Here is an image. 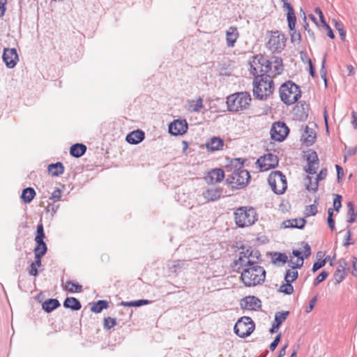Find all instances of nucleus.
Here are the masks:
<instances>
[{
    "instance_id": "f257e3e1",
    "label": "nucleus",
    "mask_w": 357,
    "mask_h": 357,
    "mask_svg": "<svg viewBox=\"0 0 357 357\" xmlns=\"http://www.w3.org/2000/svg\"><path fill=\"white\" fill-rule=\"evenodd\" d=\"M261 255L259 250L250 248L240 252L236 262L241 268V278L245 287H255L264 282L266 271L259 265Z\"/></svg>"
},
{
    "instance_id": "f03ea898",
    "label": "nucleus",
    "mask_w": 357,
    "mask_h": 357,
    "mask_svg": "<svg viewBox=\"0 0 357 357\" xmlns=\"http://www.w3.org/2000/svg\"><path fill=\"white\" fill-rule=\"evenodd\" d=\"M253 95L259 100L267 99L274 91L275 85L270 75L261 74L255 76L252 82Z\"/></svg>"
},
{
    "instance_id": "7ed1b4c3",
    "label": "nucleus",
    "mask_w": 357,
    "mask_h": 357,
    "mask_svg": "<svg viewBox=\"0 0 357 357\" xmlns=\"http://www.w3.org/2000/svg\"><path fill=\"white\" fill-rule=\"evenodd\" d=\"M240 158H236L234 161H231V166H235L238 168H236L234 170H227V181L233 185L234 188H241L245 185L250 178V173L242 168L243 162H241Z\"/></svg>"
},
{
    "instance_id": "20e7f679",
    "label": "nucleus",
    "mask_w": 357,
    "mask_h": 357,
    "mask_svg": "<svg viewBox=\"0 0 357 357\" xmlns=\"http://www.w3.org/2000/svg\"><path fill=\"white\" fill-rule=\"evenodd\" d=\"M235 224L240 228L252 226L257 220L255 209L250 206H241L234 213Z\"/></svg>"
},
{
    "instance_id": "39448f33",
    "label": "nucleus",
    "mask_w": 357,
    "mask_h": 357,
    "mask_svg": "<svg viewBox=\"0 0 357 357\" xmlns=\"http://www.w3.org/2000/svg\"><path fill=\"white\" fill-rule=\"evenodd\" d=\"M251 100V96L248 92L233 93L227 98V109L229 112L243 111L249 107Z\"/></svg>"
},
{
    "instance_id": "423d86ee",
    "label": "nucleus",
    "mask_w": 357,
    "mask_h": 357,
    "mask_svg": "<svg viewBox=\"0 0 357 357\" xmlns=\"http://www.w3.org/2000/svg\"><path fill=\"white\" fill-rule=\"evenodd\" d=\"M281 100L287 105L296 102L301 97L300 87L291 81L283 83L279 89Z\"/></svg>"
},
{
    "instance_id": "0eeeda50",
    "label": "nucleus",
    "mask_w": 357,
    "mask_h": 357,
    "mask_svg": "<svg viewBox=\"0 0 357 357\" xmlns=\"http://www.w3.org/2000/svg\"><path fill=\"white\" fill-rule=\"evenodd\" d=\"M268 182L272 190L278 195L283 194L287 187L286 176L280 171L271 172Z\"/></svg>"
},
{
    "instance_id": "6e6552de",
    "label": "nucleus",
    "mask_w": 357,
    "mask_h": 357,
    "mask_svg": "<svg viewBox=\"0 0 357 357\" xmlns=\"http://www.w3.org/2000/svg\"><path fill=\"white\" fill-rule=\"evenodd\" d=\"M255 328V324L249 317H243L236 323L234 331L240 337L245 338L250 335Z\"/></svg>"
},
{
    "instance_id": "1a4fd4ad",
    "label": "nucleus",
    "mask_w": 357,
    "mask_h": 357,
    "mask_svg": "<svg viewBox=\"0 0 357 357\" xmlns=\"http://www.w3.org/2000/svg\"><path fill=\"white\" fill-rule=\"evenodd\" d=\"M286 38L284 35L278 31H273L271 33L266 47L273 52H281L285 46Z\"/></svg>"
},
{
    "instance_id": "9d476101",
    "label": "nucleus",
    "mask_w": 357,
    "mask_h": 357,
    "mask_svg": "<svg viewBox=\"0 0 357 357\" xmlns=\"http://www.w3.org/2000/svg\"><path fill=\"white\" fill-rule=\"evenodd\" d=\"M292 254L294 257H297L296 261L293 259L288 260L289 266L293 269L296 270L300 268L303 265L304 257L307 258L311 255V248L307 243H305L304 249L303 251L294 250Z\"/></svg>"
},
{
    "instance_id": "9b49d317",
    "label": "nucleus",
    "mask_w": 357,
    "mask_h": 357,
    "mask_svg": "<svg viewBox=\"0 0 357 357\" xmlns=\"http://www.w3.org/2000/svg\"><path fill=\"white\" fill-rule=\"evenodd\" d=\"M264 73L270 75L271 79L282 73L283 70L282 61L279 57H273L271 60L266 59Z\"/></svg>"
},
{
    "instance_id": "f8f14e48",
    "label": "nucleus",
    "mask_w": 357,
    "mask_h": 357,
    "mask_svg": "<svg viewBox=\"0 0 357 357\" xmlns=\"http://www.w3.org/2000/svg\"><path fill=\"white\" fill-rule=\"evenodd\" d=\"M256 164L259 167L260 171H267L278 166V158L276 155L267 153L264 156H261L257 160Z\"/></svg>"
},
{
    "instance_id": "ddd939ff",
    "label": "nucleus",
    "mask_w": 357,
    "mask_h": 357,
    "mask_svg": "<svg viewBox=\"0 0 357 357\" xmlns=\"http://www.w3.org/2000/svg\"><path fill=\"white\" fill-rule=\"evenodd\" d=\"M289 131L288 127L284 122L274 123L271 130V138L282 142L287 136Z\"/></svg>"
},
{
    "instance_id": "4468645a",
    "label": "nucleus",
    "mask_w": 357,
    "mask_h": 357,
    "mask_svg": "<svg viewBox=\"0 0 357 357\" xmlns=\"http://www.w3.org/2000/svg\"><path fill=\"white\" fill-rule=\"evenodd\" d=\"M266 59L259 54L255 56L252 61L250 63V73L255 77L260 75L264 73L265 66H266Z\"/></svg>"
},
{
    "instance_id": "2eb2a0df",
    "label": "nucleus",
    "mask_w": 357,
    "mask_h": 357,
    "mask_svg": "<svg viewBox=\"0 0 357 357\" xmlns=\"http://www.w3.org/2000/svg\"><path fill=\"white\" fill-rule=\"evenodd\" d=\"M307 167L305 169V172L310 174H314L319 167V159L317 154L314 151H309L305 155Z\"/></svg>"
},
{
    "instance_id": "dca6fc26",
    "label": "nucleus",
    "mask_w": 357,
    "mask_h": 357,
    "mask_svg": "<svg viewBox=\"0 0 357 357\" xmlns=\"http://www.w3.org/2000/svg\"><path fill=\"white\" fill-rule=\"evenodd\" d=\"M2 59L7 68H13L19 60L16 49L4 48Z\"/></svg>"
},
{
    "instance_id": "f3484780",
    "label": "nucleus",
    "mask_w": 357,
    "mask_h": 357,
    "mask_svg": "<svg viewBox=\"0 0 357 357\" xmlns=\"http://www.w3.org/2000/svg\"><path fill=\"white\" fill-rule=\"evenodd\" d=\"M188 123L185 119H177L169 126V132L171 135L177 136L185 133L188 130Z\"/></svg>"
},
{
    "instance_id": "a211bd4d",
    "label": "nucleus",
    "mask_w": 357,
    "mask_h": 357,
    "mask_svg": "<svg viewBox=\"0 0 357 357\" xmlns=\"http://www.w3.org/2000/svg\"><path fill=\"white\" fill-rule=\"evenodd\" d=\"M327 175V169H322L320 172L317 175L314 181H312V178L307 176L305 178V185L308 191L316 192L319 187V181L324 179Z\"/></svg>"
},
{
    "instance_id": "6ab92c4d",
    "label": "nucleus",
    "mask_w": 357,
    "mask_h": 357,
    "mask_svg": "<svg viewBox=\"0 0 357 357\" xmlns=\"http://www.w3.org/2000/svg\"><path fill=\"white\" fill-rule=\"evenodd\" d=\"M242 308L248 310H258L261 306V301L254 296H246L241 301Z\"/></svg>"
},
{
    "instance_id": "aec40b11",
    "label": "nucleus",
    "mask_w": 357,
    "mask_h": 357,
    "mask_svg": "<svg viewBox=\"0 0 357 357\" xmlns=\"http://www.w3.org/2000/svg\"><path fill=\"white\" fill-rule=\"evenodd\" d=\"M188 266V264L184 260L170 261L167 264L169 272L176 275L187 268Z\"/></svg>"
},
{
    "instance_id": "412c9836",
    "label": "nucleus",
    "mask_w": 357,
    "mask_h": 357,
    "mask_svg": "<svg viewBox=\"0 0 357 357\" xmlns=\"http://www.w3.org/2000/svg\"><path fill=\"white\" fill-rule=\"evenodd\" d=\"M226 43L229 47H233L236 40L239 36V33L236 27L230 26L226 31Z\"/></svg>"
},
{
    "instance_id": "4be33fe9",
    "label": "nucleus",
    "mask_w": 357,
    "mask_h": 357,
    "mask_svg": "<svg viewBox=\"0 0 357 357\" xmlns=\"http://www.w3.org/2000/svg\"><path fill=\"white\" fill-rule=\"evenodd\" d=\"M225 177L224 171L221 169H214L210 171L206 178L208 183H218L223 180Z\"/></svg>"
},
{
    "instance_id": "5701e85b",
    "label": "nucleus",
    "mask_w": 357,
    "mask_h": 357,
    "mask_svg": "<svg viewBox=\"0 0 357 357\" xmlns=\"http://www.w3.org/2000/svg\"><path fill=\"white\" fill-rule=\"evenodd\" d=\"M222 195V190L218 188H211L203 192L204 197L208 202H214L220 198Z\"/></svg>"
},
{
    "instance_id": "b1692460",
    "label": "nucleus",
    "mask_w": 357,
    "mask_h": 357,
    "mask_svg": "<svg viewBox=\"0 0 357 357\" xmlns=\"http://www.w3.org/2000/svg\"><path fill=\"white\" fill-rule=\"evenodd\" d=\"M144 139V132L137 130L131 132L126 136V141L130 144H137Z\"/></svg>"
},
{
    "instance_id": "393cba45",
    "label": "nucleus",
    "mask_w": 357,
    "mask_h": 357,
    "mask_svg": "<svg viewBox=\"0 0 357 357\" xmlns=\"http://www.w3.org/2000/svg\"><path fill=\"white\" fill-rule=\"evenodd\" d=\"M302 139L303 143L307 146L312 145L316 139V133L312 128H309L308 126L305 127V130L303 133L302 134Z\"/></svg>"
},
{
    "instance_id": "a878e982",
    "label": "nucleus",
    "mask_w": 357,
    "mask_h": 357,
    "mask_svg": "<svg viewBox=\"0 0 357 357\" xmlns=\"http://www.w3.org/2000/svg\"><path fill=\"white\" fill-rule=\"evenodd\" d=\"M223 145V140L221 138L217 137H213L211 138L209 141L206 143L207 149L213 151L221 149Z\"/></svg>"
},
{
    "instance_id": "bb28decb",
    "label": "nucleus",
    "mask_w": 357,
    "mask_h": 357,
    "mask_svg": "<svg viewBox=\"0 0 357 357\" xmlns=\"http://www.w3.org/2000/svg\"><path fill=\"white\" fill-rule=\"evenodd\" d=\"M86 151V147L85 145L82 144H75L70 147V153L75 158H79L85 153Z\"/></svg>"
},
{
    "instance_id": "cd10ccee",
    "label": "nucleus",
    "mask_w": 357,
    "mask_h": 357,
    "mask_svg": "<svg viewBox=\"0 0 357 357\" xmlns=\"http://www.w3.org/2000/svg\"><path fill=\"white\" fill-rule=\"evenodd\" d=\"M188 109L190 112H199L203 107V100L199 97L197 100H189L188 101Z\"/></svg>"
},
{
    "instance_id": "c85d7f7f",
    "label": "nucleus",
    "mask_w": 357,
    "mask_h": 357,
    "mask_svg": "<svg viewBox=\"0 0 357 357\" xmlns=\"http://www.w3.org/2000/svg\"><path fill=\"white\" fill-rule=\"evenodd\" d=\"M305 223L306 221L304 218L288 220L284 222V227L287 228L289 227L297 229H303Z\"/></svg>"
},
{
    "instance_id": "c756f323",
    "label": "nucleus",
    "mask_w": 357,
    "mask_h": 357,
    "mask_svg": "<svg viewBox=\"0 0 357 357\" xmlns=\"http://www.w3.org/2000/svg\"><path fill=\"white\" fill-rule=\"evenodd\" d=\"M48 172L52 176H57L63 173L64 167L60 162L52 163L48 165Z\"/></svg>"
},
{
    "instance_id": "7c9ffc66",
    "label": "nucleus",
    "mask_w": 357,
    "mask_h": 357,
    "mask_svg": "<svg viewBox=\"0 0 357 357\" xmlns=\"http://www.w3.org/2000/svg\"><path fill=\"white\" fill-rule=\"evenodd\" d=\"M63 306L73 310H79L82 307L80 302L74 297L66 298L63 303Z\"/></svg>"
},
{
    "instance_id": "2f4dec72",
    "label": "nucleus",
    "mask_w": 357,
    "mask_h": 357,
    "mask_svg": "<svg viewBox=\"0 0 357 357\" xmlns=\"http://www.w3.org/2000/svg\"><path fill=\"white\" fill-rule=\"evenodd\" d=\"M60 303L57 299L50 298L45 301L43 303L42 307L45 312H50L58 307Z\"/></svg>"
},
{
    "instance_id": "473e14b6",
    "label": "nucleus",
    "mask_w": 357,
    "mask_h": 357,
    "mask_svg": "<svg viewBox=\"0 0 357 357\" xmlns=\"http://www.w3.org/2000/svg\"><path fill=\"white\" fill-rule=\"evenodd\" d=\"M36 242L37 246L34 248L35 258H41L47 252V245L44 241Z\"/></svg>"
},
{
    "instance_id": "72a5a7b5",
    "label": "nucleus",
    "mask_w": 357,
    "mask_h": 357,
    "mask_svg": "<svg viewBox=\"0 0 357 357\" xmlns=\"http://www.w3.org/2000/svg\"><path fill=\"white\" fill-rule=\"evenodd\" d=\"M36 195V192L32 188H26L23 190L21 198L25 203H30Z\"/></svg>"
},
{
    "instance_id": "f704fd0d",
    "label": "nucleus",
    "mask_w": 357,
    "mask_h": 357,
    "mask_svg": "<svg viewBox=\"0 0 357 357\" xmlns=\"http://www.w3.org/2000/svg\"><path fill=\"white\" fill-rule=\"evenodd\" d=\"M64 289L70 293H80L82 291V286L70 280L66 282Z\"/></svg>"
},
{
    "instance_id": "c9c22d12",
    "label": "nucleus",
    "mask_w": 357,
    "mask_h": 357,
    "mask_svg": "<svg viewBox=\"0 0 357 357\" xmlns=\"http://www.w3.org/2000/svg\"><path fill=\"white\" fill-rule=\"evenodd\" d=\"M347 220L349 223H353L356 221L357 213L355 212L354 204L351 202L347 204Z\"/></svg>"
},
{
    "instance_id": "e433bc0d",
    "label": "nucleus",
    "mask_w": 357,
    "mask_h": 357,
    "mask_svg": "<svg viewBox=\"0 0 357 357\" xmlns=\"http://www.w3.org/2000/svg\"><path fill=\"white\" fill-rule=\"evenodd\" d=\"M108 307V303L107 301L100 300L94 303L91 307V310L95 313H100L102 310Z\"/></svg>"
},
{
    "instance_id": "4c0bfd02",
    "label": "nucleus",
    "mask_w": 357,
    "mask_h": 357,
    "mask_svg": "<svg viewBox=\"0 0 357 357\" xmlns=\"http://www.w3.org/2000/svg\"><path fill=\"white\" fill-rule=\"evenodd\" d=\"M289 314V311L276 312L274 323L277 324V326H280L287 319Z\"/></svg>"
},
{
    "instance_id": "58836bf2",
    "label": "nucleus",
    "mask_w": 357,
    "mask_h": 357,
    "mask_svg": "<svg viewBox=\"0 0 357 357\" xmlns=\"http://www.w3.org/2000/svg\"><path fill=\"white\" fill-rule=\"evenodd\" d=\"M317 257H319V261H316L312 266V271L314 273L318 271L319 268H322L325 266L328 257H326L324 259H321V258L324 256L322 252H319L317 253Z\"/></svg>"
},
{
    "instance_id": "ea45409f",
    "label": "nucleus",
    "mask_w": 357,
    "mask_h": 357,
    "mask_svg": "<svg viewBox=\"0 0 357 357\" xmlns=\"http://www.w3.org/2000/svg\"><path fill=\"white\" fill-rule=\"evenodd\" d=\"M151 301L148 300H137V301H133L130 302H122L121 305L123 306H128V307H140L143 305H146L150 303Z\"/></svg>"
},
{
    "instance_id": "a19ab883",
    "label": "nucleus",
    "mask_w": 357,
    "mask_h": 357,
    "mask_svg": "<svg viewBox=\"0 0 357 357\" xmlns=\"http://www.w3.org/2000/svg\"><path fill=\"white\" fill-rule=\"evenodd\" d=\"M298 278V271L296 270L289 269L287 271L284 280L286 282H293Z\"/></svg>"
},
{
    "instance_id": "79ce46f5",
    "label": "nucleus",
    "mask_w": 357,
    "mask_h": 357,
    "mask_svg": "<svg viewBox=\"0 0 357 357\" xmlns=\"http://www.w3.org/2000/svg\"><path fill=\"white\" fill-rule=\"evenodd\" d=\"M287 10V21L288 22H296V17L295 16L294 9L290 3H286V8Z\"/></svg>"
},
{
    "instance_id": "37998d69",
    "label": "nucleus",
    "mask_w": 357,
    "mask_h": 357,
    "mask_svg": "<svg viewBox=\"0 0 357 357\" xmlns=\"http://www.w3.org/2000/svg\"><path fill=\"white\" fill-rule=\"evenodd\" d=\"M280 291L287 295H290L294 292V287L291 282H286V284H283L280 286Z\"/></svg>"
},
{
    "instance_id": "c03bdc74",
    "label": "nucleus",
    "mask_w": 357,
    "mask_h": 357,
    "mask_svg": "<svg viewBox=\"0 0 357 357\" xmlns=\"http://www.w3.org/2000/svg\"><path fill=\"white\" fill-rule=\"evenodd\" d=\"M334 280L336 283L341 282L345 278V272L343 269L337 268L333 275Z\"/></svg>"
},
{
    "instance_id": "a18cd8bd",
    "label": "nucleus",
    "mask_w": 357,
    "mask_h": 357,
    "mask_svg": "<svg viewBox=\"0 0 357 357\" xmlns=\"http://www.w3.org/2000/svg\"><path fill=\"white\" fill-rule=\"evenodd\" d=\"M273 262H282L284 264L288 261V257L284 253L275 252L274 254Z\"/></svg>"
},
{
    "instance_id": "49530a36",
    "label": "nucleus",
    "mask_w": 357,
    "mask_h": 357,
    "mask_svg": "<svg viewBox=\"0 0 357 357\" xmlns=\"http://www.w3.org/2000/svg\"><path fill=\"white\" fill-rule=\"evenodd\" d=\"M37 234L35 238V241H43V238H45V234H44V229H43V225L42 223H39L37 225Z\"/></svg>"
},
{
    "instance_id": "de8ad7c7",
    "label": "nucleus",
    "mask_w": 357,
    "mask_h": 357,
    "mask_svg": "<svg viewBox=\"0 0 357 357\" xmlns=\"http://www.w3.org/2000/svg\"><path fill=\"white\" fill-rule=\"evenodd\" d=\"M317 213V206L316 204H311L307 206L305 209V214L306 216L315 215Z\"/></svg>"
},
{
    "instance_id": "09e8293b",
    "label": "nucleus",
    "mask_w": 357,
    "mask_h": 357,
    "mask_svg": "<svg viewBox=\"0 0 357 357\" xmlns=\"http://www.w3.org/2000/svg\"><path fill=\"white\" fill-rule=\"evenodd\" d=\"M116 325V319L115 318L107 317L104 319V327L106 329H111Z\"/></svg>"
},
{
    "instance_id": "8fccbe9b",
    "label": "nucleus",
    "mask_w": 357,
    "mask_h": 357,
    "mask_svg": "<svg viewBox=\"0 0 357 357\" xmlns=\"http://www.w3.org/2000/svg\"><path fill=\"white\" fill-rule=\"evenodd\" d=\"M328 273L325 271H323L321 273H320L317 276V278H315L314 281V286H317V284H319L320 282H323L324 280H325L326 279V278L328 277Z\"/></svg>"
},
{
    "instance_id": "3c124183",
    "label": "nucleus",
    "mask_w": 357,
    "mask_h": 357,
    "mask_svg": "<svg viewBox=\"0 0 357 357\" xmlns=\"http://www.w3.org/2000/svg\"><path fill=\"white\" fill-rule=\"evenodd\" d=\"M341 199H342V197L339 195H335V198L333 200V208H334V210L336 211H339L341 206H342V204H341Z\"/></svg>"
},
{
    "instance_id": "603ef678",
    "label": "nucleus",
    "mask_w": 357,
    "mask_h": 357,
    "mask_svg": "<svg viewBox=\"0 0 357 357\" xmlns=\"http://www.w3.org/2000/svg\"><path fill=\"white\" fill-rule=\"evenodd\" d=\"M351 231L350 230H348L347 231V235L344 238V246L348 247L349 245L354 244V242L351 241Z\"/></svg>"
},
{
    "instance_id": "864d4df0",
    "label": "nucleus",
    "mask_w": 357,
    "mask_h": 357,
    "mask_svg": "<svg viewBox=\"0 0 357 357\" xmlns=\"http://www.w3.org/2000/svg\"><path fill=\"white\" fill-rule=\"evenodd\" d=\"M322 24H323V26H324V27L325 28V29L326 31L327 36L330 38L333 39L335 36H334L333 31L331 29V26L326 22L322 23Z\"/></svg>"
},
{
    "instance_id": "5fc2aeb1",
    "label": "nucleus",
    "mask_w": 357,
    "mask_h": 357,
    "mask_svg": "<svg viewBox=\"0 0 357 357\" xmlns=\"http://www.w3.org/2000/svg\"><path fill=\"white\" fill-rule=\"evenodd\" d=\"M352 271L351 274L357 276V258L355 257H351Z\"/></svg>"
},
{
    "instance_id": "6e6d98bb",
    "label": "nucleus",
    "mask_w": 357,
    "mask_h": 357,
    "mask_svg": "<svg viewBox=\"0 0 357 357\" xmlns=\"http://www.w3.org/2000/svg\"><path fill=\"white\" fill-rule=\"evenodd\" d=\"M61 197V191L59 189L54 190L52 193L50 199L54 201L59 200Z\"/></svg>"
},
{
    "instance_id": "4d7b16f0",
    "label": "nucleus",
    "mask_w": 357,
    "mask_h": 357,
    "mask_svg": "<svg viewBox=\"0 0 357 357\" xmlns=\"http://www.w3.org/2000/svg\"><path fill=\"white\" fill-rule=\"evenodd\" d=\"M280 334L278 335L274 340L271 342V345H270V349L273 351L278 346L280 340Z\"/></svg>"
},
{
    "instance_id": "13d9d810",
    "label": "nucleus",
    "mask_w": 357,
    "mask_h": 357,
    "mask_svg": "<svg viewBox=\"0 0 357 357\" xmlns=\"http://www.w3.org/2000/svg\"><path fill=\"white\" fill-rule=\"evenodd\" d=\"M349 264L344 259H341L339 261V266L337 268L343 269V271L345 272V270H349V268H347Z\"/></svg>"
},
{
    "instance_id": "bf43d9fd",
    "label": "nucleus",
    "mask_w": 357,
    "mask_h": 357,
    "mask_svg": "<svg viewBox=\"0 0 357 357\" xmlns=\"http://www.w3.org/2000/svg\"><path fill=\"white\" fill-rule=\"evenodd\" d=\"M316 301H317V296H314V298H312L310 303H309V305L308 307L306 308V312L308 313L310 312H311L312 310V309L314 308V305L316 303Z\"/></svg>"
},
{
    "instance_id": "052dcab7",
    "label": "nucleus",
    "mask_w": 357,
    "mask_h": 357,
    "mask_svg": "<svg viewBox=\"0 0 357 357\" xmlns=\"http://www.w3.org/2000/svg\"><path fill=\"white\" fill-rule=\"evenodd\" d=\"M7 0H0V17H2L6 11Z\"/></svg>"
},
{
    "instance_id": "680f3d73",
    "label": "nucleus",
    "mask_w": 357,
    "mask_h": 357,
    "mask_svg": "<svg viewBox=\"0 0 357 357\" xmlns=\"http://www.w3.org/2000/svg\"><path fill=\"white\" fill-rule=\"evenodd\" d=\"M28 271L30 275L36 276L38 274V268L31 264L28 268Z\"/></svg>"
},
{
    "instance_id": "e2e57ef3",
    "label": "nucleus",
    "mask_w": 357,
    "mask_h": 357,
    "mask_svg": "<svg viewBox=\"0 0 357 357\" xmlns=\"http://www.w3.org/2000/svg\"><path fill=\"white\" fill-rule=\"evenodd\" d=\"M314 12H315L316 14H317L319 15L321 23H324V22H326L325 20H324V14H323L321 10L319 8H316L315 10H314Z\"/></svg>"
},
{
    "instance_id": "0e129e2a",
    "label": "nucleus",
    "mask_w": 357,
    "mask_h": 357,
    "mask_svg": "<svg viewBox=\"0 0 357 357\" xmlns=\"http://www.w3.org/2000/svg\"><path fill=\"white\" fill-rule=\"evenodd\" d=\"M336 169H337V180L340 181V179L341 177L344 175V171L343 169L339 166L338 165H336Z\"/></svg>"
},
{
    "instance_id": "69168bd1",
    "label": "nucleus",
    "mask_w": 357,
    "mask_h": 357,
    "mask_svg": "<svg viewBox=\"0 0 357 357\" xmlns=\"http://www.w3.org/2000/svg\"><path fill=\"white\" fill-rule=\"evenodd\" d=\"M327 222H328V227H330V229L333 231L335 230V221L333 219V218L331 217H328L327 218Z\"/></svg>"
},
{
    "instance_id": "338daca9",
    "label": "nucleus",
    "mask_w": 357,
    "mask_h": 357,
    "mask_svg": "<svg viewBox=\"0 0 357 357\" xmlns=\"http://www.w3.org/2000/svg\"><path fill=\"white\" fill-rule=\"evenodd\" d=\"M352 125L355 129H357V113L355 112H352Z\"/></svg>"
},
{
    "instance_id": "774afa93",
    "label": "nucleus",
    "mask_w": 357,
    "mask_h": 357,
    "mask_svg": "<svg viewBox=\"0 0 357 357\" xmlns=\"http://www.w3.org/2000/svg\"><path fill=\"white\" fill-rule=\"evenodd\" d=\"M40 259L41 258H36V260L33 262H32L31 264L38 268V267H40L41 266Z\"/></svg>"
}]
</instances>
